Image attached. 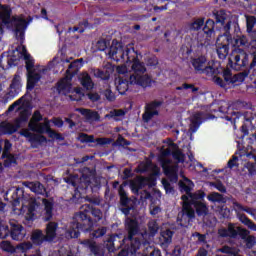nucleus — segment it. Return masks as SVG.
Segmentation results:
<instances>
[{"label": "nucleus", "instance_id": "obj_1", "mask_svg": "<svg viewBox=\"0 0 256 256\" xmlns=\"http://www.w3.org/2000/svg\"><path fill=\"white\" fill-rule=\"evenodd\" d=\"M108 55L113 61L124 63L116 68L119 75L128 77L125 80L118 78L115 81L116 89L120 95H125L129 85H138L143 88L151 87V77L145 74L147 68H145V64L139 61V54L131 44L123 46L122 43L114 40Z\"/></svg>", "mask_w": 256, "mask_h": 256}, {"label": "nucleus", "instance_id": "obj_2", "mask_svg": "<svg viewBox=\"0 0 256 256\" xmlns=\"http://www.w3.org/2000/svg\"><path fill=\"white\" fill-rule=\"evenodd\" d=\"M256 19L253 16H246V25L248 33H251V41L247 40L245 36H239L235 39L236 48L233 49L229 57V66L235 71H241L242 67L249 65V56L245 53L244 49H248L249 53L253 55L251 69L256 67V31H253L255 27ZM243 47L244 49L240 48Z\"/></svg>", "mask_w": 256, "mask_h": 256}, {"label": "nucleus", "instance_id": "obj_3", "mask_svg": "<svg viewBox=\"0 0 256 256\" xmlns=\"http://www.w3.org/2000/svg\"><path fill=\"white\" fill-rule=\"evenodd\" d=\"M179 187L182 193H186V195L182 196L183 210L181 218L178 217L180 225L185 227L187 226V221L195 217V210L191 205H194L197 215L200 216L207 215L209 208H207V205L201 201L205 198V192L198 191L194 194H191L193 187H195V184H193L191 180L183 177V179L179 182Z\"/></svg>", "mask_w": 256, "mask_h": 256}, {"label": "nucleus", "instance_id": "obj_4", "mask_svg": "<svg viewBox=\"0 0 256 256\" xmlns=\"http://www.w3.org/2000/svg\"><path fill=\"white\" fill-rule=\"evenodd\" d=\"M21 59H24L26 62V69L28 71V83L27 88L33 89L35 87V83L41 79L40 73H44L45 68L41 67L37 72V70H33V59L31 55L27 53V48L24 45L17 46L14 50L10 51L6 60H0V73L4 72L9 67H13V65H17Z\"/></svg>", "mask_w": 256, "mask_h": 256}, {"label": "nucleus", "instance_id": "obj_5", "mask_svg": "<svg viewBox=\"0 0 256 256\" xmlns=\"http://www.w3.org/2000/svg\"><path fill=\"white\" fill-rule=\"evenodd\" d=\"M216 25L220 27V34L216 40V53L219 59H226L229 55V44L231 43V23L233 16L230 12L218 10L213 12Z\"/></svg>", "mask_w": 256, "mask_h": 256}, {"label": "nucleus", "instance_id": "obj_6", "mask_svg": "<svg viewBox=\"0 0 256 256\" xmlns=\"http://www.w3.org/2000/svg\"><path fill=\"white\" fill-rule=\"evenodd\" d=\"M173 155L174 159L181 163L184 159L183 153L179 151V148L171 140H165L162 147L160 148V154L158 156V161H160L164 173L169 177L172 183H177V165L173 164L169 160V156Z\"/></svg>", "mask_w": 256, "mask_h": 256}, {"label": "nucleus", "instance_id": "obj_7", "mask_svg": "<svg viewBox=\"0 0 256 256\" xmlns=\"http://www.w3.org/2000/svg\"><path fill=\"white\" fill-rule=\"evenodd\" d=\"M14 215H24L27 221H33L35 219V208L37 202L30 196H24L23 198H14L12 202Z\"/></svg>", "mask_w": 256, "mask_h": 256}, {"label": "nucleus", "instance_id": "obj_8", "mask_svg": "<svg viewBox=\"0 0 256 256\" xmlns=\"http://www.w3.org/2000/svg\"><path fill=\"white\" fill-rule=\"evenodd\" d=\"M40 121H43V115H41V112L35 111L32 115V118L30 119V122L28 124L29 129L31 131H35L36 133H47L51 139H58L61 140V134L51 130V126L49 125V120L44 119L43 123H40Z\"/></svg>", "mask_w": 256, "mask_h": 256}, {"label": "nucleus", "instance_id": "obj_9", "mask_svg": "<svg viewBox=\"0 0 256 256\" xmlns=\"http://www.w3.org/2000/svg\"><path fill=\"white\" fill-rule=\"evenodd\" d=\"M66 182L70 183V185L73 187H76V189H87L89 187H95L96 180L93 172H91L89 168H86L84 169L82 177L79 178V176H70Z\"/></svg>", "mask_w": 256, "mask_h": 256}, {"label": "nucleus", "instance_id": "obj_10", "mask_svg": "<svg viewBox=\"0 0 256 256\" xmlns=\"http://www.w3.org/2000/svg\"><path fill=\"white\" fill-rule=\"evenodd\" d=\"M57 91L60 95H67L68 93H74L76 95H70V99L72 101H80L81 97H83V89L71 87V76H66L63 78L57 85Z\"/></svg>", "mask_w": 256, "mask_h": 256}, {"label": "nucleus", "instance_id": "obj_11", "mask_svg": "<svg viewBox=\"0 0 256 256\" xmlns=\"http://www.w3.org/2000/svg\"><path fill=\"white\" fill-rule=\"evenodd\" d=\"M31 112L27 109L20 111V116L15 120L14 123L11 122H2L0 124V129L2 133H15L23 123H27Z\"/></svg>", "mask_w": 256, "mask_h": 256}, {"label": "nucleus", "instance_id": "obj_12", "mask_svg": "<svg viewBox=\"0 0 256 256\" xmlns=\"http://www.w3.org/2000/svg\"><path fill=\"white\" fill-rule=\"evenodd\" d=\"M233 209L236 211L241 223L246 225L252 231H256V224L253 223L251 220H249V218H247V216L241 214V213H243V211H245V213H248V215L255 216L256 209L243 207V205L239 204V202L233 203Z\"/></svg>", "mask_w": 256, "mask_h": 256}, {"label": "nucleus", "instance_id": "obj_13", "mask_svg": "<svg viewBox=\"0 0 256 256\" xmlns=\"http://www.w3.org/2000/svg\"><path fill=\"white\" fill-rule=\"evenodd\" d=\"M126 226L128 228V239L131 240L130 253L134 255V253H137V249L141 247V242L137 238L133 239V235L137 234V221L127 218Z\"/></svg>", "mask_w": 256, "mask_h": 256}, {"label": "nucleus", "instance_id": "obj_14", "mask_svg": "<svg viewBox=\"0 0 256 256\" xmlns=\"http://www.w3.org/2000/svg\"><path fill=\"white\" fill-rule=\"evenodd\" d=\"M223 77L228 85H241V83L245 81V77H247V75L245 73H238L233 75L231 70L226 69L223 72Z\"/></svg>", "mask_w": 256, "mask_h": 256}, {"label": "nucleus", "instance_id": "obj_15", "mask_svg": "<svg viewBox=\"0 0 256 256\" xmlns=\"http://www.w3.org/2000/svg\"><path fill=\"white\" fill-rule=\"evenodd\" d=\"M218 233L220 237H235L237 233L247 236L249 232L241 227L230 224L228 225V228H221Z\"/></svg>", "mask_w": 256, "mask_h": 256}, {"label": "nucleus", "instance_id": "obj_16", "mask_svg": "<svg viewBox=\"0 0 256 256\" xmlns=\"http://www.w3.org/2000/svg\"><path fill=\"white\" fill-rule=\"evenodd\" d=\"M192 66L195 71H198V73H209V71H213V68L209 66V63H207V58H205V56L193 59Z\"/></svg>", "mask_w": 256, "mask_h": 256}, {"label": "nucleus", "instance_id": "obj_17", "mask_svg": "<svg viewBox=\"0 0 256 256\" xmlns=\"http://www.w3.org/2000/svg\"><path fill=\"white\" fill-rule=\"evenodd\" d=\"M11 237L14 241H21L25 238V229L15 220H10Z\"/></svg>", "mask_w": 256, "mask_h": 256}, {"label": "nucleus", "instance_id": "obj_18", "mask_svg": "<svg viewBox=\"0 0 256 256\" xmlns=\"http://www.w3.org/2000/svg\"><path fill=\"white\" fill-rule=\"evenodd\" d=\"M159 107H161V102H152L146 106V111L143 114V119L146 123L156 115H159Z\"/></svg>", "mask_w": 256, "mask_h": 256}, {"label": "nucleus", "instance_id": "obj_19", "mask_svg": "<svg viewBox=\"0 0 256 256\" xmlns=\"http://www.w3.org/2000/svg\"><path fill=\"white\" fill-rule=\"evenodd\" d=\"M22 87H23V80H21V75L19 73H16L13 76L12 82L10 84V91H9L10 97H16V95H19V93H21Z\"/></svg>", "mask_w": 256, "mask_h": 256}, {"label": "nucleus", "instance_id": "obj_20", "mask_svg": "<svg viewBox=\"0 0 256 256\" xmlns=\"http://www.w3.org/2000/svg\"><path fill=\"white\" fill-rule=\"evenodd\" d=\"M148 231L149 233L145 232L144 234H141L139 237L144 239L143 243H149L151 239H153L154 235H157V231H159V224L155 220H151L148 223Z\"/></svg>", "mask_w": 256, "mask_h": 256}, {"label": "nucleus", "instance_id": "obj_21", "mask_svg": "<svg viewBox=\"0 0 256 256\" xmlns=\"http://www.w3.org/2000/svg\"><path fill=\"white\" fill-rule=\"evenodd\" d=\"M136 171L137 173H145V171H151L152 175H159L160 169L157 167V165H153L151 160H145L139 164Z\"/></svg>", "mask_w": 256, "mask_h": 256}, {"label": "nucleus", "instance_id": "obj_22", "mask_svg": "<svg viewBox=\"0 0 256 256\" xmlns=\"http://www.w3.org/2000/svg\"><path fill=\"white\" fill-rule=\"evenodd\" d=\"M64 237L66 239H77L79 237V222H72L65 229Z\"/></svg>", "mask_w": 256, "mask_h": 256}, {"label": "nucleus", "instance_id": "obj_23", "mask_svg": "<svg viewBox=\"0 0 256 256\" xmlns=\"http://www.w3.org/2000/svg\"><path fill=\"white\" fill-rule=\"evenodd\" d=\"M22 135L24 137H26L27 139H29V141H30V143H32V145H35V143L36 144L45 143V141H47L45 136H43L41 134H33L28 129L23 130Z\"/></svg>", "mask_w": 256, "mask_h": 256}, {"label": "nucleus", "instance_id": "obj_24", "mask_svg": "<svg viewBox=\"0 0 256 256\" xmlns=\"http://www.w3.org/2000/svg\"><path fill=\"white\" fill-rule=\"evenodd\" d=\"M22 185L30 189L32 193H36V195L45 194V186H43V184L40 182H23Z\"/></svg>", "mask_w": 256, "mask_h": 256}, {"label": "nucleus", "instance_id": "obj_25", "mask_svg": "<svg viewBox=\"0 0 256 256\" xmlns=\"http://www.w3.org/2000/svg\"><path fill=\"white\" fill-rule=\"evenodd\" d=\"M76 111L80 114L83 115V117L88 121L89 123H93V121H99V113L95 111H91L89 109H83V108H78Z\"/></svg>", "mask_w": 256, "mask_h": 256}, {"label": "nucleus", "instance_id": "obj_26", "mask_svg": "<svg viewBox=\"0 0 256 256\" xmlns=\"http://www.w3.org/2000/svg\"><path fill=\"white\" fill-rule=\"evenodd\" d=\"M159 241L162 247L171 245V242L173 241V231H170L169 229L161 230Z\"/></svg>", "mask_w": 256, "mask_h": 256}, {"label": "nucleus", "instance_id": "obj_27", "mask_svg": "<svg viewBox=\"0 0 256 256\" xmlns=\"http://www.w3.org/2000/svg\"><path fill=\"white\" fill-rule=\"evenodd\" d=\"M10 150H11V142L6 140L4 142V152H3V157H6L5 165H13V163L16 162L15 156H13V154H9Z\"/></svg>", "mask_w": 256, "mask_h": 256}, {"label": "nucleus", "instance_id": "obj_28", "mask_svg": "<svg viewBox=\"0 0 256 256\" xmlns=\"http://www.w3.org/2000/svg\"><path fill=\"white\" fill-rule=\"evenodd\" d=\"M80 82H81V85L87 89L88 91H91V89H93L94 87V83H93V80L91 79V76L89 75V73L87 72H83L81 75H80Z\"/></svg>", "mask_w": 256, "mask_h": 256}, {"label": "nucleus", "instance_id": "obj_29", "mask_svg": "<svg viewBox=\"0 0 256 256\" xmlns=\"http://www.w3.org/2000/svg\"><path fill=\"white\" fill-rule=\"evenodd\" d=\"M57 235V223L49 222L46 226V240L53 241Z\"/></svg>", "mask_w": 256, "mask_h": 256}, {"label": "nucleus", "instance_id": "obj_30", "mask_svg": "<svg viewBox=\"0 0 256 256\" xmlns=\"http://www.w3.org/2000/svg\"><path fill=\"white\" fill-rule=\"evenodd\" d=\"M42 203L44 205V219L49 221L53 217V202L43 199Z\"/></svg>", "mask_w": 256, "mask_h": 256}, {"label": "nucleus", "instance_id": "obj_31", "mask_svg": "<svg viewBox=\"0 0 256 256\" xmlns=\"http://www.w3.org/2000/svg\"><path fill=\"white\" fill-rule=\"evenodd\" d=\"M201 119H203V113H196L192 116L190 124L191 133H195L197 129H199V125H201Z\"/></svg>", "mask_w": 256, "mask_h": 256}, {"label": "nucleus", "instance_id": "obj_32", "mask_svg": "<svg viewBox=\"0 0 256 256\" xmlns=\"http://www.w3.org/2000/svg\"><path fill=\"white\" fill-rule=\"evenodd\" d=\"M33 243H35L36 245H41V243H43V241H47V237L43 234V232L41 230H35L32 233V237H31Z\"/></svg>", "mask_w": 256, "mask_h": 256}, {"label": "nucleus", "instance_id": "obj_33", "mask_svg": "<svg viewBox=\"0 0 256 256\" xmlns=\"http://www.w3.org/2000/svg\"><path fill=\"white\" fill-rule=\"evenodd\" d=\"M203 31L207 37H213L215 35V21L207 20Z\"/></svg>", "mask_w": 256, "mask_h": 256}, {"label": "nucleus", "instance_id": "obj_34", "mask_svg": "<svg viewBox=\"0 0 256 256\" xmlns=\"http://www.w3.org/2000/svg\"><path fill=\"white\" fill-rule=\"evenodd\" d=\"M122 117H125V111L123 110H112L105 115V119H114V121H119Z\"/></svg>", "mask_w": 256, "mask_h": 256}, {"label": "nucleus", "instance_id": "obj_35", "mask_svg": "<svg viewBox=\"0 0 256 256\" xmlns=\"http://www.w3.org/2000/svg\"><path fill=\"white\" fill-rule=\"evenodd\" d=\"M203 25H205V19L198 18L189 24V29L191 31H199Z\"/></svg>", "mask_w": 256, "mask_h": 256}, {"label": "nucleus", "instance_id": "obj_36", "mask_svg": "<svg viewBox=\"0 0 256 256\" xmlns=\"http://www.w3.org/2000/svg\"><path fill=\"white\" fill-rule=\"evenodd\" d=\"M208 201H211V203H223V195L212 192L207 196Z\"/></svg>", "mask_w": 256, "mask_h": 256}, {"label": "nucleus", "instance_id": "obj_37", "mask_svg": "<svg viewBox=\"0 0 256 256\" xmlns=\"http://www.w3.org/2000/svg\"><path fill=\"white\" fill-rule=\"evenodd\" d=\"M77 139L81 143H95V137L93 135H87L85 133H80Z\"/></svg>", "mask_w": 256, "mask_h": 256}, {"label": "nucleus", "instance_id": "obj_38", "mask_svg": "<svg viewBox=\"0 0 256 256\" xmlns=\"http://www.w3.org/2000/svg\"><path fill=\"white\" fill-rule=\"evenodd\" d=\"M9 237V227L5 222L0 221V239H5Z\"/></svg>", "mask_w": 256, "mask_h": 256}, {"label": "nucleus", "instance_id": "obj_39", "mask_svg": "<svg viewBox=\"0 0 256 256\" xmlns=\"http://www.w3.org/2000/svg\"><path fill=\"white\" fill-rule=\"evenodd\" d=\"M90 73H93L95 77H98L99 79H109V73H105L99 69L92 68L90 70Z\"/></svg>", "mask_w": 256, "mask_h": 256}, {"label": "nucleus", "instance_id": "obj_40", "mask_svg": "<svg viewBox=\"0 0 256 256\" xmlns=\"http://www.w3.org/2000/svg\"><path fill=\"white\" fill-rule=\"evenodd\" d=\"M0 249H2V251H6L7 253H13L15 251V248L11 245V242L9 241H2L0 243Z\"/></svg>", "mask_w": 256, "mask_h": 256}, {"label": "nucleus", "instance_id": "obj_41", "mask_svg": "<svg viewBox=\"0 0 256 256\" xmlns=\"http://www.w3.org/2000/svg\"><path fill=\"white\" fill-rule=\"evenodd\" d=\"M23 107V98H20L16 102H14L9 108L8 111H21V108Z\"/></svg>", "mask_w": 256, "mask_h": 256}, {"label": "nucleus", "instance_id": "obj_42", "mask_svg": "<svg viewBox=\"0 0 256 256\" xmlns=\"http://www.w3.org/2000/svg\"><path fill=\"white\" fill-rule=\"evenodd\" d=\"M81 67H83V59L75 60L69 65V69H74V73H77Z\"/></svg>", "mask_w": 256, "mask_h": 256}, {"label": "nucleus", "instance_id": "obj_43", "mask_svg": "<svg viewBox=\"0 0 256 256\" xmlns=\"http://www.w3.org/2000/svg\"><path fill=\"white\" fill-rule=\"evenodd\" d=\"M143 256H161V251L153 249L152 247H147Z\"/></svg>", "mask_w": 256, "mask_h": 256}, {"label": "nucleus", "instance_id": "obj_44", "mask_svg": "<svg viewBox=\"0 0 256 256\" xmlns=\"http://www.w3.org/2000/svg\"><path fill=\"white\" fill-rule=\"evenodd\" d=\"M33 244L31 242H24L21 243L17 246V249H19L20 251H22V253H25L27 251H29V249H32Z\"/></svg>", "mask_w": 256, "mask_h": 256}, {"label": "nucleus", "instance_id": "obj_45", "mask_svg": "<svg viewBox=\"0 0 256 256\" xmlns=\"http://www.w3.org/2000/svg\"><path fill=\"white\" fill-rule=\"evenodd\" d=\"M119 195L122 205H127V193L123 189V186H120L119 188Z\"/></svg>", "mask_w": 256, "mask_h": 256}, {"label": "nucleus", "instance_id": "obj_46", "mask_svg": "<svg viewBox=\"0 0 256 256\" xmlns=\"http://www.w3.org/2000/svg\"><path fill=\"white\" fill-rule=\"evenodd\" d=\"M240 117H242L241 113L232 112L230 117L229 116L226 117V120L231 121L232 123H237V119H239Z\"/></svg>", "mask_w": 256, "mask_h": 256}, {"label": "nucleus", "instance_id": "obj_47", "mask_svg": "<svg viewBox=\"0 0 256 256\" xmlns=\"http://www.w3.org/2000/svg\"><path fill=\"white\" fill-rule=\"evenodd\" d=\"M192 237L195 241H197V243H205L206 236L203 234L195 232L194 234H192Z\"/></svg>", "mask_w": 256, "mask_h": 256}, {"label": "nucleus", "instance_id": "obj_48", "mask_svg": "<svg viewBox=\"0 0 256 256\" xmlns=\"http://www.w3.org/2000/svg\"><path fill=\"white\" fill-rule=\"evenodd\" d=\"M246 169L249 171L250 175H255L256 173V167L255 164L251 163V162H247L245 164Z\"/></svg>", "mask_w": 256, "mask_h": 256}, {"label": "nucleus", "instance_id": "obj_49", "mask_svg": "<svg viewBox=\"0 0 256 256\" xmlns=\"http://www.w3.org/2000/svg\"><path fill=\"white\" fill-rule=\"evenodd\" d=\"M94 143H96V145H109V143H111V140L107 138H97L94 139Z\"/></svg>", "mask_w": 256, "mask_h": 256}, {"label": "nucleus", "instance_id": "obj_50", "mask_svg": "<svg viewBox=\"0 0 256 256\" xmlns=\"http://www.w3.org/2000/svg\"><path fill=\"white\" fill-rule=\"evenodd\" d=\"M211 185H212V187H215V189H217V191H220L221 193H225V191H227L225 189V186L221 182L211 183Z\"/></svg>", "mask_w": 256, "mask_h": 256}, {"label": "nucleus", "instance_id": "obj_51", "mask_svg": "<svg viewBox=\"0 0 256 256\" xmlns=\"http://www.w3.org/2000/svg\"><path fill=\"white\" fill-rule=\"evenodd\" d=\"M162 185H163L166 193H173V188H171V184L169 183V181L163 179Z\"/></svg>", "mask_w": 256, "mask_h": 256}, {"label": "nucleus", "instance_id": "obj_52", "mask_svg": "<svg viewBox=\"0 0 256 256\" xmlns=\"http://www.w3.org/2000/svg\"><path fill=\"white\" fill-rule=\"evenodd\" d=\"M92 215L96 218V221H100L103 218V213L99 209H92Z\"/></svg>", "mask_w": 256, "mask_h": 256}, {"label": "nucleus", "instance_id": "obj_53", "mask_svg": "<svg viewBox=\"0 0 256 256\" xmlns=\"http://www.w3.org/2000/svg\"><path fill=\"white\" fill-rule=\"evenodd\" d=\"M107 233V229L105 228H99L98 230L94 231L92 233L93 237H103Z\"/></svg>", "mask_w": 256, "mask_h": 256}, {"label": "nucleus", "instance_id": "obj_54", "mask_svg": "<svg viewBox=\"0 0 256 256\" xmlns=\"http://www.w3.org/2000/svg\"><path fill=\"white\" fill-rule=\"evenodd\" d=\"M104 95L108 101H115V94L110 89H106Z\"/></svg>", "mask_w": 256, "mask_h": 256}, {"label": "nucleus", "instance_id": "obj_55", "mask_svg": "<svg viewBox=\"0 0 256 256\" xmlns=\"http://www.w3.org/2000/svg\"><path fill=\"white\" fill-rule=\"evenodd\" d=\"M150 213L151 215H158L159 213H161V208H159V206H155L154 204H151Z\"/></svg>", "mask_w": 256, "mask_h": 256}, {"label": "nucleus", "instance_id": "obj_56", "mask_svg": "<svg viewBox=\"0 0 256 256\" xmlns=\"http://www.w3.org/2000/svg\"><path fill=\"white\" fill-rule=\"evenodd\" d=\"M176 89L178 91H183L184 89H192V91H197V88H194L191 84H183L182 86H178Z\"/></svg>", "mask_w": 256, "mask_h": 256}, {"label": "nucleus", "instance_id": "obj_57", "mask_svg": "<svg viewBox=\"0 0 256 256\" xmlns=\"http://www.w3.org/2000/svg\"><path fill=\"white\" fill-rule=\"evenodd\" d=\"M75 219L77 221H85V219H87V212H80L79 214H76Z\"/></svg>", "mask_w": 256, "mask_h": 256}, {"label": "nucleus", "instance_id": "obj_58", "mask_svg": "<svg viewBox=\"0 0 256 256\" xmlns=\"http://www.w3.org/2000/svg\"><path fill=\"white\" fill-rule=\"evenodd\" d=\"M237 158L236 156H233L231 160L228 161V167L230 169H233V167L237 166Z\"/></svg>", "mask_w": 256, "mask_h": 256}, {"label": "nucleus", "instance_id": "obj_59", "mask_svg": "<svg viewBox=\"0 0 256 256\" xmlns=\"http://www.w3.org/2000/svg\"><path fill=\"white\" fill-rule=\"evenodd\" d=\"M106 246L108 247V251L110 253H113V251H115V248L113 247V237L109 238L108 243L106 244Z\"/></svg>", "mask_w": 256, "mask_h": 256}, {"label": "nucleus", "instance_id": "obj_60", "mask_svg": "<svg viewBox=\"0 0 256 256\" xmlns=\"http://www.w3.org/2000/svg\"><path fill=\"white\" fill-rule=\"evenodd\" d=\"M88 98L90 101H99L100 96L97 93H89Z\"/></svg>", "mask_w": 256, "mask_h": 256}, {"label": "nucleus", "instance_id": "obj_61", "mask_svg": "<svg viewBox=\"0 0 256 256\" xmlns=\"http://www.w3.org/2000/svg\"><path fill=\"white\" fill-rule=\"evenodd\" d=\"M52 123L55 125V127H63V120L60 118H54Z\"/></svg>", "mask_w": 256, "mask_h": 256}, {"label": "nucleus", "instance_id": "obj_62", "mask_svg": "<svg viewBox=\"0 0 256 256\" xmlns=\"http://www.w3.org/2000/svg\"><path fill=\"white\" fill-rule=\"evenodd\" d=\"M159 62L157 61V58L152 57L150 58V60L148 61V65H150V67H155V65H157Z\"/></svg>", "mask_w": 256, "mask_h": 256}, {"label": "nucleus", "instance_id": "obj_63", "mask_svg": "<svg viewBox=\"0 0 256 256\" xmlns=\"http://www.w3.org/2000/svg\"><path fill=\"white\" fill-rule=\"evenodd\" d=\"M214 83H216V85H220V87H223V80L219 77H214Z\"/></svg>", "mask_w": 256, "mask_h": 256}, {"label": "nucleus", "instance_id": "obj_64", "mask_svg": "<svg viewBox=\"0 0 256 256\" xmlns=\"http://www.w3.org/2000/svg\"><path fill=\"white\" fill-rule=\"evenodd\" d=\"M198 256H207V250H205V248H201L198 252Z\"/></svg>", "mask_w": 256, "mask_h": 256}]
</instances>
